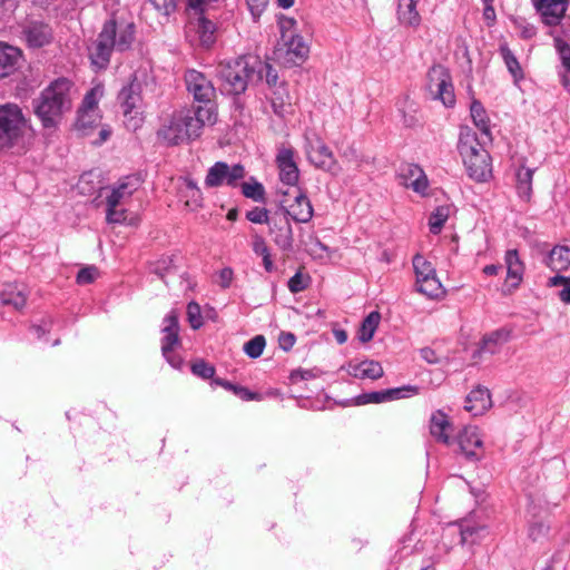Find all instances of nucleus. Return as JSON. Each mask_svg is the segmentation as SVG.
<instances>
[{
    "label": "nucleus",
    "mask_w": 570,
    "mask_h": 570,
    "mask_svg": "<svg viewBox=\"0 0 570 570\" xmlns=\"http://www.w3.org/2000/svg\"><path fill=\"white\" fill-rule=\"evenodd\" d=\"M136 40V24L132 20L117 17L115 13L106 20L97 39L88 48V57L95 71L109 67L114 51L126 52Z\"/></svg>",
    "instance_id": "obj_1"
},
{
    "label": "nucleus",
    "mask_w": 570,
    "mask_h": 570,
    "mask_svg": "<svg viewBox=\"0 0 570 570\" xmlns=\"http://www.w3.org/2000/svg\"><path fill=\"white\" fill-rule=\"evenodd\" d=\"M71 81L58 78L50 82L40 95L32 100L33 112L46 129L56 128L66 111L71 109Z\"/></svg>",
    "instance_id": "obj_2"
},
{
    "label": "nucleus",
    "mask_w": 570,
    "mask_h": 570,
    "mask_svg": "<svg viewBox=\"0 0 570 570\" xmlns=\"http://www.w3.org/2000/svg\"><path fill=\"white\" fill-rule=\"evenodd\" d=\"M208 109L184 108L173 114L169 122L158 130V137L169 146H177L197 139L206 122H214Z\"/></svg>",
    "instance_id": "obj_3"
},
{
    "label": "nucleus",
    "mask_w": 570,
    "mask_h": 570,
    "mask_svg": "<svg viewBox=\"0 0 570 570\" xmlns=\"http://www.w3.org/2000/svg\"><path fill=\"white\" fill-rule=\"evenodd\" d=\"M458 150L463 158L466 173L471 179L483 183L491 178V156L478 140L476 134L470 128L461 129Z\"/></svg>",
    "instance_id": "obj_4"
},
{
    "label": "nucleus",
    "mask_w": 570,
    "mask_h": 570,
    "mask_svg": "<svg viewBox=\"0 0 570 570\" xmlns=\"http://www.w3.org/2000/svg\"><path fill=\"white\" fill-rule=\"evenodd\" d=\"M253 67L250 56L238 57L234 60L220 63L218 66V78L220 80V90L225 95L239 96L248 87L253 79Z\"/></svg>",
    "instance_id": "obj_5"
},
{
    "label": "nucleus",
    "mask_w": 570,
    "mask_h": 570,
    "mask_svg": "<svg viewBox=\"0 0 570 570\" xmlns=\"http://www.w3.org/2000/svg\"><path fill=\"white\" fill-rule=\"evenodd\" d=\"M26 127L27 119L18 105H0V149H10L18 145Z\"/></svg>",
    "instance_id": "obj_6"
},
{
    "label": "nucleus",
    "mask_w": 570,
    "mask_h": 570,
    "mask_svg": "<svg viewBox=\"0 0 570 570\" xmlns=\"http://www.w3.org/2000/svg\"><path fill=\"white\" fill-rule=\"evenodd\" d=\"M187 91L193 96L194 101L198 106L190 107L191 109H208V116L216 117L215 96L216 90L213 82L200 71L189 69L184 76Z\"/></svg>",
    "instance_id": "obj_7"
},
{
    "label": "nucleus",
    "mask_w": 570,
    "mask_h": 570,
    "mask_svg": "<svg viewBox=\"0 0 570 570\" xmlns=\"http://www.w3.org/2000/svg\"><path fill=\"white\" fill-rule=\"evenodd\" d=\"M19 37L29 49H41L53 41L52 27L43 19L26 17L18 22Z\"/></svg>",
    "instance_id": "obj_8"
},
{
    "label": "nucleus",
    "mask_w": 570,
    "mask_h": 570,
    "mask_svg": "<svg viewBox=\"0 0 570 570\" xmlns=\"http://www.w3.org/2000/svg\"><path fill=\"white\" fill-rule=\"evenodd\" d=\"M426 87L434 99L451 108L455 105L454 87L449 69L442 65H433L426 75Z\"/></svg>",
    "instance_id": "obj_9"
},
{
    "label": "nucleus",
    "mask_w": 570,
    "mask_h": 570,
    "mask_svg": "<svg viewBox=\"0 0 570 570\" xmlns=\"http://www.w3.org/2000/svg\"><path fill=\"white\" fill-rule=\"evenodd\" d=\"M245 177V168L240 164L229 166L225 161L215 163L207 171L205 186L208 188L219 187L224 184L236 187L238 180Z\"/></svg>",
    "instance_id": "obj_10"
},
{
    "label": "nucleus",
    "mask_w": 570,
    "mask_h": 570,
    "mask_svg": "<svg viewBox=\"0 0 570 570\" xmlns=\"http://www.w3.org/2000/svg\"><path fill=\"white\" fill-rule=\"evenodd\" d=\"M287 196H289V193L284 191L283 199L279 200L278 212L296 223H308L313 218L314 209L306 193L297 188L294 194V203L288 206L286 205L288 203Z\"/></svg>",
    "instance_id": "obj_11"
},
{
    "label": "nucleus",
    "mask_w": 570,
    "mask_h": 570,
    "mask_svg": "<svg viewBox=\"0 0 570 570\" xmlns=\"http://www.w3.org/2000/svg\"><path fill=\"white\" fill-rule=\"evenodd\" d=\"M305 150L307 159L316 168L332 174L337 173V161L321 137L314 135L313 138H306Z\"/></svg>",
    "instance_id": "obj_12"
},
{
    "label": "nucleus",
    "mask_w": 570,
    "mask_h": 570,
    "mask_svg": "<svg viewBox=\"0 0 570 570\" xmlns=\"http://www.w3.org/2000/svg\"><path fill=\"white\" fill-rule=\"evenodd\" d=\"M269 235L274 244L284 253L294 252V234L289 218L278 210L271 217Z\"/></svg>",
    "instance_id": "obj_13"
},
{
    "label": "nucleus",
    "mask_w": 570,
    "mask_h": 570,
    "mask_svg": "<svg viewBox=\"0 0 570 570\" xmlns=\"http://www.w3.org/2000/svg\"><path fill=\"white\" fill-rule=\"evenodd\" d=\"M142 86L137 80L136 77L124 86L118 94V102L121 107L124 115L130 116L131 120L136 119V116L141 114L142 107V96H141Z\"/></svg>",
    "instance_id": "obj_14"
},
{
    "label": "nucleus",
    "mask_w": 570,
    "mask_h": 570,
    "mask_svg": "<svg viewBox=\"0 0 570 570\" xmlns=\"http://www.w3.org/2000/svg\"><path fill=\"white\" fill-rule=\"evenodd\" d=\"M295 151L292 147H282L277 150L275 163L279 170V179L283 184L296 187L299 179V169L294 159Z\"/></svg>",
    "instance_id": "obj_15"
},
{
    "label": "nucleus",
    "mask_w": 570,
    "mask_h": 570,
    "mask_svg": "<svg viewBox=\"0 0 570 570\" xmlns=\"http://www.w3.org/2000/svg\"><path fill=\"white\" fill-rule=\"evenodd\" d=\"M456 443L461 453L468 461H480L483 442L476 426H464L456 436Z\"/></svg>",
    "instance_id": "obj_16"
},
{
    "label": "nucleus",
    "mask_w": 570,
    "mask_h": 570,
    "mask_svg": "<svg viewBox=\"0 0 570 570\" xmlns=\"http://www.w3.org/2000/svg\"><path fill=\"white\" fill-rule=\"evenodd\" d=\"M285 23L293 26L295 20L286 19L284 22H282L281 29L282 40L284 41V46L286 47V56L288 57L287 61L294 65H299L307 58L308 47L302 36L296 33L287 35V31L284 30L286 28Z\"/></svg>",
    "instance_id": "obj_17"
},
{
    "label": "nucleus",
    "mask_w": 570,
    "mask_h": 570,
    "mask_svg": "<svg viewBox=\"0 0 570 570\" xmlns=\"http://www.w3.org/2000/svg\"><path fill=\"white\" fill-rule=\"evenodd\" d=\"M142 180L139 175H128L119 179L106 197V206L118 207L140 187Z\"/></svg>",
    "instance_id": "obj_18"
},
{
    "label": "nucleus",
    "mask_w": 570,
    "mask_h": 570,
    "mask_svg": "<svg viewBox=\"0 0 570 570\" xmlns=\"http://www.w3.org/2000/svg\"><path fill=\"white\" fill-rule=\"evenodd\" d=\"M504 263L507 265V279L503 293L505 295H510L520 287L523 281L525 266L520 259L519 252L517 249H508L505 252Z\"/></svg>",
    "instance_id": "obj_19"
},
{
    "label": "nucleus",
    "mask_w": 570,
    "mask_h": 570,
    "mask_svg": "<svg viewBox=\"0 0 570 570\" xmlns=\"http://www.w3.org/2000/svg\"><path fill=\"white\" fill-rule=\"evenodd\" d=\"M568 3L569 0H533V6L542 22L550 27H557L560 23Z\"/></svg>",
    "instance_id": "obj_20"
},
{
    "label": "nucleus",
    "mask_w": 570,
    "mask_h": 570,
    "mask_svg": "<svg viewBox=\"0 0 570 570\" xmlns=\"http://www.w3.org/2000/svg\"><path fill=\"white\" fill-rule=\"evenodd\" d=\"M399 178L404 186L411 187L419 194H424L429 187L425 173L416 164H402L399 169Z\"/></svg>",
    "instance_id": "obj_21"
},
{
    "label": "nucleus",
    "mask_w": 570,
    "mask_h": 570,
    "mask_svg": "<svg viewBox=\"0 0 570 570\" xmlns=\"http://www.w3.org/2000/svg\"><path fill=\"white\" fill-rule=\"evenodd\" d=\"M23 60V52L19 47L0 41V79L14 73Z\"/></svg>",
    "instance_id": "obj_22"
},
{
    "label": "nucleus",
    "mask_w": 570,
    "mask_h": 570,
    "mask_svg": "<svg viewBox=\"0 0 570 570\" xmlns=\"http://www.w3.org/2000/svg\"><path fill=\"white\" fill-rule=\"evenodd\" d=\"M491 406V394L485 386L478 385L465 397L464 409L474 416L482 415Z\"/></svg>",
    "instance_id": "obj_23"
},
{
    "label": "nucleus",
    "mask_w": 570,
    "mask_h": 570,
    "mask_svg": "<svg viewBox=\"0 0 570 570\" xmlns=\"http://www.w3.org/2000/svg\"><path fill=\"white\" fill-rule=\"evenodd\" d=\"M449 431H452V423L442 410H436L430 419V433L440 443L450 445L453 439L450 438Z\"/></svg>",
    "instance_id": "obj_24"
},
{
    "label": "nucleus",
    "mask_w": 570,
    "mask_h": 570,
    "mask_svg": "<svg viewBox=\"0 0 570 570\" xmlns=\"http://www.w3.org/2000/svg\"><path fill=\"white\" fill-rule=\"evenodd\" d=\"M190 26L196 30L202 47L209 49L215 43L216 24L212 20L199 16L195 21H190Z\"/></svg>",
    "instance_id": "obj_25"
},
{
    "label": "nucleus",
    "mask_w": 570,
    "mask_h": 570,
    "mask_svg": "<svg viewBox=\"0 0 570 570\" xmlns=\"http://www.w3.org/2000/svg\"><path fill=\"white\" fill-rule=\"evenodd\" d=\"M419 0H399L397 17L402 24L417 27L421 23V16L416 10Z\"/></svg>",
    "instance_id": "obj_26"
},
{
    "label": "nucleus",
    "mask_w": 570,
    "mask_h": 570,
    "mask_svg": "<svg viewBox=\"0 0 570 570\" xmlns=\"http://www.w3.org/2000/svg\"><path fill=\"white\" fill-rule=\"evenodd\" d=\"M0 302L2 305L12 306L19 311L27 303V295L16 284H7L0 291Z\"/></svg>",
    "instance_id": "obj_27"
},
{
    "label": "nucleus",
    "mask_w": 570,
    "mask_h": 570,
    "mask_svg": "<svg viewBox=\"0 0 570 570\" xmlns=\"http://www.w3.org/2000/svg\"><path fill=\"white\" fill-rule=\"evenodd\" d=\"M253 67V78L257 76L259 80L265 79L269 87H276L278 81L277 70L267 61H262L258 57H250Z\"/></svg>",
    "instance_id": "obj_28"
},
{
    "label": "nucleus",
    "mask_w": 570,
    "mask_h": 570,
    "mask_svg": "<svg viewBox=\"0 0 570 570\" xmlns=\"http://www.w3.org/2000/svg\"><path fill=\"white\" fill-rule=\"evenodd\" d=\"M534 169L521 165L515 173V188L520 198L530 200Z\"/></svg>",
    "instance_id": "obj_29"
},
{
    "label": "nucleus",
    "mask_w": 570,
    "mask_h": 570,
    "mask_svg": "<svg viewBox=\"0 0 570 570\" xmlns=\"http://www.w3.org/2000/svg\"><path fill=\"white\" fill-rule=\"evenodd\" d=\"M176 258V255L164 256L159 258L151 264L150 272L157 275L167 285V276L176 274L178 271Z\"/></svg>",
    "instance_id": "obj_30"
},
{
    "label": "nucleus",
    "mask_w": 570,
    "mask_h": 570,
    "mask_svg": "<svg viewBox=\"0 0 570 570\" xmlns=\"http://www.w3.org/2000/svg\"><path fill=\"white\" fill-rule=\"evenodd\" d=\"M470 114L474 125L480 129V131L485 136H490V119L485 108L480 100L472 99L470 105Z\"/></svg>",
    "instance_id": "obj_31"
},
{
    "label": "nucleus",
    "mask_w": 570,
    "mask_h": 570,
    "mask_svg": "<svg viewBox=\"0 0 570 570\" xmlns=\"http://www.w3.org/2000/svg\"><path fill=\"white\" fill-rule=\"evenodd\" d=\"M548 266L553 271H564L570 267V248L554 246L548 256Z\"/></svg>",
    "instance_id": "obj_32"
},
{
    "label": "nucleus",
    "mask_w": 570,
    "mask_h": 570,
    "mask_svg": "<svg viewBox=\"0 0 570 570\" xmlns=\"http://www.w3.org/2000/svg\"><path fill=\"white\" fill-rule=\"evenodd\" d=\"M499 52L509 70L511 76L513 77L514 82H519L524 78L523 70L520 66L519 60L511 51L507 43L500 45Z\"/></svg>",
    "instance_id": "obj_33"
},
{
    "label": "nucleus",
    "mask_w": 570,
    "mask_h": 570,
    "mask_svg": "<svg viewBox=\"0 0 570 570\" xmlns=\"http://www.w3.org/2000/svg\"><path fill=\"white\" fill-rule=\"evenodd\" d=\"M381 321V314L379 311H372L363 321L361 324V327L357 333V337L362 343L370 342L375 331L379 327Z\"/></svg>",
    "instance_id": "obj_34"
},
{
    "label": "nucleus",
    "mask_w": 570,
    "mask_h": 570,
    "mask_svg": "<svg viewBox=\"0 0 570 570\" xmlns=\"http://www.w3.org/2000/svg\"><path fill=\"white\" fill-rule=\"evenodd\" d=\"M416 291L429 298H436L444 293L443 286L436 275L419 278V282H416Z\"/></svg>",
    "instance_id": "obj_35"
},
{
    "label": "nucleus",
    "mask_w": 570,
    "mask_h": 570,
    "mask_svg": "<svg viewBox=\"0 0 570 570\" xmlns=\"http://www.w3.org/2000/svg\"><path fill=\"white\" fill-rule=\"evenodd\" d=\"M508 334H504L503 331H495L491 334L484 336L481 341L480 347L474 352V356L481 353L494 354L497 353L499 345L507 341Z\"/></svg>",
    "instance_id": "obj_36"
},
{
    "label": "nucleus",
    "mask_w": 570,
    "mask_h": 570,
    "mask_svg": "<svg viewBox=\"0 0 570 570\" xmlns=\"http://www.w3.org/2000/svg\"><path fill=\"white\" fill-rule=\"evenodd\" d=\"M450 206L448 205H441L438 206L431 214L429 218V227L430 232L434 235H438L441 233L445 222L448 220L450 216Z\"/></svg>",
    "instance_id": "obj_37"
},
{
    "label": "nucleus",
    "mask_w": 570,
    "mask_h": 570,
    "mask_svg": "<svg viewBox=\"0 0 570 570\" xmlns=\"http://www.w3.org/2000/svg\"><path fill=\"white\" fill-rule=\"evenodd\" d=\"M266 346V338L263 335H256L244 344V352L250 358H258Z\"/></svg>",
    "instance_id": "obj_38"
},
{
    "label": "nucleus",
    "mask_w": 570,
    "mask_h": 570,
    "mask_svg": "<svg viewBox=\"0 0 570 570\" xmlns=\"http://www.w3.org/2000/svg\"><path fill=\"white\" fill-rule=\"evenodd\" d=\"M190 371L195 376L200 377L203 380L215 379V366L203 358L194 361L190 365Z\"/></svg>",
    "instance_id": "obj_39"
},
{
    "label": "nucleus",
    "mask_w": 570,
    "mask_h": 570,
    "mask_svg": "<svg viewBox=\"0 0 570 570\" xmlns=\"http://www.w3.org/2000/svg\"><path fill=\"white\" fill-rule=\"evenodd\" d=\"M413 267L416 275V282H419V278H426L436 275L432 264L419 254L413 257Z\"/></svg>",
    "instance_id": "obj_40"
},
{
    "label": "nucleus",
    "mask_w": 570,
    "mask_h": 570,
    "mask_svg": "<svg viewBox=\"0 0 570 570\" xmlns=\"http://www.w3.org/2000/svg\"><path fill=\"white\" fill-rule=\"evenodd\" d=\"M384 392L386 402H389L416 395L419 393V387L416 385H403L400 387L384 390Z\"/></svg>",
    "instance_id": "obj_41"
},
{
    "label": "nucleus",
    "mask_w": 570,
    "mask_h": 570,
    "mask_svg": "<svg viewBox=\"0 0 570 570\" xmlns=\"http://www.w3.org/2000/svg\"><path fill=\"white\" fill-rule=\"evenodd\" d=\"M384 374L381 363L373 360H365L362 362L361 379L377 380Z\"/></svg>",
    "instance_id": "obj_42"
},
{
    "label": "nucleus",
    "mask_w": 570,
    "mask_h": 570,
    "mask_svg": "<svg viewBox=\"0 0 570 570\" xmlns=\"http://www.w3.org/2000/svg\"><path fill=\"white\" fill-rule=\"evenodd\" d=\"M384 402H386V396H385L384 390L362 393V394L355 396L351 401V403L353 405H365V404H370V403L379 404V403H384Z\"/></svg>",
    "instance_id": "obj_43"
},
{
    "label": "nucleus",
    "mask_w": 570,
    "mask_h": 570,
    "mask_svg": "<svg viewBox=\"0 0 570 570\" xmlns=\"http://www.w3.org/2000/svg\"><path fill=\"white\" fill-rule=\"evenodd\" d=\"M242 193L246 198H250L255 202H264L265 198L264 186L258 181H254L253 184L243 183Z\"/></svg>",
    "instance_id": "obj_44"
},
{
    "label": "nucleus",
    "mask_w": 570,
    "mask_h": 570,
    "mask_svg": "<svg viewBox=\"0 0 570 570\" xmlns=\"http://www.w3.org/2000/svg\"><path fill=\"white\" fill-rule=\"evenodd\" d=\"M97 125V117L95 112L78 110L76 127L82 135L88 134V129L94 128Z\"/></svg>",
    "instance_id": "obj_45"
},
{
    "label": "nucleus",
    "mask_w": 570,
    "mask_h": 570,
    "mask_svg": "<svg viewBox=\"0 0 570 570\" xmlns=\"http://www.w3.org/2000/svg\"><path fill=\"white\" fill-rule=\"evenodd\" d=\"M311 283V277L308 275H303L299 271L296 272L287 283V287L291 293L297 294L305 291Z\"/></svg>",
    "instance_id": "obj_46"
},
{
    "label": "nucleus",
    "mask_w": 570,
    "mask_h": 570,
    "mask_svg": "<svg viewBox=\"0 0 570 570\" xmlns=\"http://www.w3.org/2000/svg\"><path fill=\"white\" fill-rule=\"evenodd\" d=\"M187 320L193 330H199L204 324L200 306L195 301L187 305Z\"/></svg>",
    "instance_id": "obj_47"
},
{
    "label": "nucleus",
    "mask_w": 570,
    "mask_h": 570,
    "mask_svg": "<svg viewBox=\"0 0 570 570\" xmlns=\"http://www.w3.org/2000/svg\"><path fill=\"white\" fill-rule=\"evenodd\" d=\"M550 35L553 37L554 47L557 51L560 53L561 60L563 66L567 68L568 71H570V47L564 39H562L560 36L554 35L553 32H550Z\"/></svg>",
    "instance_id": "obj_48"
},
{
    "label": "nucleus",
    "mask_w": 570,
    "mask_h": 570,
    "mask_svg": "<svg viewBox=\"0 0 570 570\" xmlns=\"http://www.w3.org/2000/svg\"><path fill=\"white\" fill-rule=\"evenodd\" d=\"M322 371L317 367L305 370V368H296L293 370L289 374V381L292 383H298L301 381L313 380L322 375Z\"/></svg>",
    "instance_id": "obj_49"
},
{
    "label": "nucleus",
    "mask_w": 570,
    "mask_h": 570,
    "mask_svg": "<svg viewBox=\"0 0 570 570\" xmlns=\"http://www.w3.org/2000/svg\"><path fill=\"white\" fill-rule=\"evenodd\" d=\"M179 314L176 309H171L165 317L161 332L164 335H169L170 333H179Z\"/></svg>",
    "instance_id": "obj_50"
},
{
    "label": "nucleus",
    "mask_w": 570,
    "mask_h": 570,
    "mask_svg": "<svg viewBox=\"0 0 570 570\" xmlns=\"http://www.w3.org/2000/svg\"><path fill=\"white\" fill-rule=\"evenodd\" d=\"M268 209L264 207H254L252 210H248L246 213V219H248L250 223L254 224H269L271 217H269Z\"/></svg>",
    "instance_id": "obj_51"
},
{
    "label": "nucleus",
    "mask_w": 570,
    "mask_h": 570,
    "mask_svg": "<svg viewBox=\"0 0 570 570\" xmlns=\"http://www.w3.org/2000/svg\"><path fill=\"white\" fill-rule=\"evenodd\" d=\"M98 274H99V271L96 266H87V267L81 268L78 272V274L76 276V281L79 285L91 284L95 282Z\"/></svg>",
    "instance_id": "obj_52"
},
{
    "label": "nucleus",
    "mask_w": 570,
    "mask_h": 570,
    "mask_svg": "<svg viewBox=\"0 0 570 570\" xmlns=\"http://www.w3.org/2000/svg\"><path fill=\"white\" fill-rule=\"evenodd\" d=\"M484 527L481 525H472L469 522H462L460 524V533H461V541L462 543L468 542L471 539V542H473V537L478 535L479 532L483 531Z\"/></svg>",
    "instance_id": "obj_53"
},
{
    "label": "nucleus",
    "mask_w": 570,
    "mask_h": 570,
    "mask_svg": "<svg viewBox=\"0 0 570 570\" xmlns=\"http://www.w3.org/2000/svg\"><path fill=\"white\" fill-rule=\"evenodd\" d=\"M127 219V210L117 207H106V220L108 224H124Z\"/></svg>",
    "instance_id": "obj_54"
},
{
    "label": "nucleus",
    "mask_w": 570,
    "mask_h": 570,
    "mask_svg": "<svg viewBox=\"0 0 570 570\" xmlns=\"http://www.w3.org/2000/svg\"><path fill=\"white\" fill-rule=\"evenodd\" d=\"M154 8L161 14L168 17L177 9L176 0H149Z\"/></svg>",
    "instance_id": "obj_55"
},
{
    "label": "nucleus",
    "mask_w": 570,
    "mask_h": 570,
    "mask_svg": "<svg viewBox=\"0 0 570 570\" xmlns=\"http://www.w3.org/2000/svg\"><path fill=\"white\" fill-rule=\"evenodd\" d=\"M178 345H180L179 333H170L169 335H164L161 338L163 355L169 354V352H173L175 346Z\"/></svg>",
    "instance_id": "obj_56"
},
{
    "label": "nucleus",
    "mask_w": 570,
    "mask_h": 570,
    "mask_svg": "<svg viewBox=\"0 0 570 570\" xmlns=\"http://www.w3.org/2000/svg\"><path fill=\"white\" fill-rule=\"evenodd\" d=\"M98 106L97 94L95 89H90L83 97L79 110L95 112Z\"/></svg>",
    "instance_id": "obj_57"
},
{
    "label": "nucleus",
    "mask_w": 570,
    "mask_h": 570,
    "mask_svg": "<svg viewBox=\"0 0 570 570\" xmlns=\"http://www.w3.org/2000/svg\"><path fill=\"white\" fill-rule=\"evenodd\" d=\"M252 248L253 252L261 257L271 254L264 237L257 234L253 236Z\"/></svg>",
    "instance_id": "obj_58"
},
{
    "label": "nucleus",
    "mask_w": 570,
    "mask_h": 570,
    "mask_svg": "<svg viewBox=\"0 0 570 570\" xmlns=\"http://www.w3.org/2000/svg\"><path fill=\"white\" fill-rule=\"evenodd\" d=\"M517 26L520 29V36L522 39H531L537 35V28L528 23L524 19H521L520 21H517Z\"/></svg>",
    "instance_id": "obj_59"
},
{
    "label": "nucleus",
    "mask_w": 570,
    "mask_h": 570,
    "mask_svg": "<svg viewBox=\"0 0 570 570\" xmlns=\"http://www.w3.org/2000/svg\"><path fill=\"white\" fill-rule=\"evenodd\" d=\"M218 277H219L218 285L223 289L229 288L230 285H232L233 278H234V271H233V268L232 267H224V268H222L219 271Z\"/></svg>",
    "instance_id": "obj_60"
},
{
    "label": "nucleus",
    "mask_w": 570,
    "mask_h": 570,
    "mask_svg": "<svg viewBox=\"0 0 570 570\" xmlns=\"http://www.w3.org/2000/svg\"><path fill=\"white\" fill-rule=\"evenodd\" d=\"M295 342H296V336L293 333L282 332L279 334L278 344L283 351H285V352L291 351L292 347L294 346Z\"/></svg>",
    "instance_id": "obj_61"
},
{
    "label": "nucleus",
    "mask_w": 570,
    "mask_h": 570,
    "mask_svg": "<svg viewBox=\"0 0 570 570\" xmlns=\"http://www.w3.org/2000/svg\"><path fill=\"white\" fill-rule=\"evenodd\" d=\"M52 326V320H43L41 324H33L30 330L38 337H43L47 333L50 332Z\"/></svg>",
    "instance_id": "obj_62"
},
{
    "label": "nucleus",
    "mask_w": 570,
    "mask_h": 570,
    "mask_svg": "<svg viewBox=\"0 0 570 570\" xmlns=\"http://www.w3.org/2000/svg\"><path fill=\"white\" fill-rule=\"evenodd\" d=\"M235 395L238 396L243 401H259L262 400V395L257 392H252L245 386L239 385L235 391Z\"/></svg>",
    "instance_id": "obj_63"
},
{
    "label": "nucleus",
    "mask_w": 570,
    "mask_h": 570,
    "mask_svg": "<svg viewBox=\"0 0 570 570\" xmlns=\"http://www.w3.org/2000/svg\"><path fill=\"white\" fill-rule=\"evenodd\" d=\"M558 26H560V33H558L557 30H553L552 32L560 36L564 41H570V13H564Z\"/></svg>",
    "instance_id": "obj_64"
}]
</instances>
